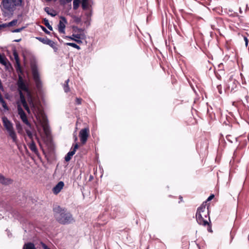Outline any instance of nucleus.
<instances>
[{
  "instance_id": "obj_1",
  "label": "nucleus",
  "mask_w": 249,
  "mask_h": 249,
  "mask_svg": "<svg viewBox=\"0 0 249 249\" xmlns=\"http://www.w3.org/2000/svg\"><path fill=\"white\" fill-rule=\"evenodd\" d=\"M32 80L35 85L34 90L36 91L38 99V101L36 102L32 96V113H34L36 118V120H33V122L39 134L41 135L42 129L45 135L48 137L51 135V129L47 116L44 113L43 107L39 101V98H42L44 94L43 83L39 72L37 61L33 56Z\"/></svg>"
},
{
  "instance_id": "obj_2",
  "label": "nucleus",
  "mask_w": 249,
  "mask_h": 249,
  "mask_svg": "<svg viewBox=\"0 0 249 249\" xmlns=\"http://www.w3.org/2000/svg\"><path fill=\"white\" fill-rule=\"evenodd\" d=\"M13 54L16 62V69L18 72V80L17 84L18 86V90L19 91L20 104L18 105V113L20 116L21 119L22 120L23 123H24L27 125L30 126V124L29 122L28 121L27 117L20 106L21 105H22L24 107V108L27 110V111L29 113H30L29 107L27 106V103L25 101V99L22 92V91H24L28 93V89L26 83L24 82V80L22 78L21 75L19 74V73L21 72V70L20 67V63L19 58L18 57V54L15 51L14 52Z\"/></svg>"
},
{
  "instance_id": "obj_3",
  "label": "nucleus",
  "mask_w": 249,
  "mask_h": 249,
  "mask_svg": "<svg viewBox=\"0 0 249 249\" xmlns=\"http://www.w3.org/2000/svg\"><path fill=\"white\" fill-rule=\"evenodd\" d=\"M206 202H204L197 209L196 213V220L197 223L200 225L206 226L208 225L209 229L208 231L211 232V225L210 224V218L209 216V212L208 207L206 208Z\"/></svg>"
},
{
  "instance_id": "obj_4",
  "label": "nucleus",
  "mask_w": 249,
  "mask_h": 249,
  "mask_svg": "<svg viewBox=\"0 0 249 249\" xmlns=\"http://www.w3.org/2000/svg\"><path fill=\"white\" fill-rule=\"evenodd\" d=\"M54 217L61 224L67 225L74 221L72 215L65 208L57 206L53 208Z\"/></svg>"
},
{
  "instance_id": "obj_5",
  "label": "nucleus",
  "mask_w": 249,
  "mask_h": 249,
  "mask_svg": "<svg viewBox=\"0 0 249 249\" xmlns=\"http://www.w3.org/2000/svg\"><path fill=\"white\" fill-rule=\"evenodd\" d=\"M22 0H2L1 3L2 14L5 18H9L14 13L17 6L21 5Z\"/></svg>"
},
{
  "instance_id": "obj_6",
  "label": "nucleus",
  "mask_w": 249,
  "mask_h": 249,
  "mask_svg": "<svg viewBox=\"0 0 249 249\" xmlns=\"http://www.w3.org/2000/svg\"><path fill=\"white\" fill-rule=\"evenodd\" d=\"M3 125L6 129L8 135L12 139L13 142L17 143V136L13 127L12 123L6 117H3L2 118Z\"/></svg>"
},
{
  "instance_id": "obj_7",
  "label": "nucleus",
  "mask_w": 249,
  "mask_h": 249,
  "mask_svg": "<svg viewBox=\"0 0 249 249\" xmlns=\"http://www.w3.org/2000/svg\"><path fill=\"white\" fill-rule=\"evenodd\" d=\"M239 85L238 82L233 78L232 76H231L227 81L225 87L226 90L228 92H233Z\"/></svg>"
},
{
  "instance_id": "obj_8",
  "label": "nucleus",
  "mask_w": 249,
  "mask_h": 249,
  "mask_svg": "<svg viewBox=\"0 0 249 249\" xmlns=\"http://www.w3.org/2000/svg\"><path fill=\"white\" fill-rule=\"evenodd\" d=\"M89 135V127L84 128L80 131L79 136L82 144H85L86 143Z\"/></svg>"
},
{
  "instance_id": "obj_9",
  "label": "nucleus",
  "mask_w": 249,
  "mask_h": 249,
  "mask_svg": "<svg viewBox=\"0 0 249 249\" xmlns=\"http://www.w3.org/2000/svg\"><path fill=\"white\" fill-rule=\"evenodd\" d=\"M78 148V144L77 143H76L74 146L73 148L72 149H71V150L65 156V160L66 161H69L70 160L72 156L75 153V152Z\"/></svg>"
},
{
  "instance_id": "obj_10",
  "label": "nucleus",
  "mask_w": 249,
  "mask_h": 249,
  "mask_svg": "<svg viewBox=\"0 0 249 249\" xmlns=\"http://www.w3.org/2000/svg\"><path fill=\"white\" fill-rule=\"evenodd\" d=\"M64 186V183L62 181H59L52 189L54 195H57Z\"/></svg>"
},
{
  "instance_id": "obj_11",
  "label": "nucleus",
  "mask_w": 249,
  "mask_h": 249,
  "mask_svg": "<svg viewBox=\"0 0 249 249\" xmlns=\"http://www.w3.org/2000/svg\"><path fill=\"white\" fill-rule=\"evenodd\" d=\"M66 37L74 40L78 44L82 43V41L81 39H83V37H81V35L80 34H72L71 36H66Z\"/></svg>"
},
{
  "instance_id": "obj_12",
  "label": "nucleus",
  "mask_w": 249,
  "mask_h": 249,
  "mask_svg": "<svg viewBox=\"0 0 249 249\" xmlns=\"http://www.w3.org/2000/svg\"><path fill=\"white\" fill-rule=\"evenodd\" d=\"M62 19L64 21L63 22L61 20L59 21V24L58 25V31L60 33L64 34L65 33V23L67 22L66 19L64 17H62Z\"/></svg>"
},
{
  "instance_id": "obj_13",
  "label": "nucleus",
  "mask_w": 249,
  "mask_h": 249,
  "mask_svg": "<svg viewBox=\"0 0 249 249\" xmlns=\"http://www.w3.org/2000/svg\"><path fill=\"white\" fill-rule=\"evenodd\" d=\"M0 63L4 65L7 69L10 67V64L4 55L0 53Z\"/></svg>"
},
{
  "instance_id": "obj_14",
  "label": "nucleus",
  "mask_w": 249,
  "mask_h": 249,
  "mask_svg": "<svg viewBox=\"0 0 249 249\" xmlns=\"http://www.w3.org/2000/svg\"><path fill=\"white\" fill-rule=\"evenodd\" d=\"M0 182L3 185H9L12 183V180L8 178H5L0 174Z\"/></svg>"
},
{
  "instance_id": "obj_15",
  "label": "nucleus",
  "mask_w": 249,
  "mask_h": 249,
  "mask_svg": "<svg viewBox=\"0 0 249 249\" xmlns=\"http://www.w3.org/2000/svg\"><path fill=\"white\" fill-rule=\"evenodd\" d=\"M44 11L49 15L52 17H54L56 16V13L55 11L53 9H51L49 7H46L44 8Z\"/></svg>"
},
{
  "instance_id": "obj_16",
  "label": "nucleus",
  "mask_w": 249,
  "mask_h": 249,
  "mask_svg": "<svg viewBox=\"0 0 249 249\" xmlns=\"http://www.w3.org/2000/svg\"><path fill=\"white\" fill-rule=\"evenodd\" d=\"M47 45H48L51 47H52L53 49L54 52L56 53L57 52L58 48L56 46V43L53 41L51 40V39H49Z\"/></svg>"
},
{
  "instance_id": "obj_17",
  "label": "nucleus",
  "mask_w": 249,
  "mask_h": 249,
  "mask_svg": "<svg viewBox=\"0 0 249 249\" xmlns=\"http://www.w3.org/2000/svg\"><path fill=\"white\" fill-rule=\"evenodd\" d=\"M38 40L42 42L44 44H46L48 43V42L50 39H49L47 36L44 37H36Z\"/></svg>"
},
{
  "instance_id": "obj_18",
  "label": "nucleus",
  "mask_w": 249,
  "mask_h": 249,
  "mask_svg": "<svg viewBox=\"0 0 249 249\" xmlns=\"http://www.w3.org/2000/svg\"><path fill=\"white\" fill-rule=\"evenodd\" d=\"M69 82V79H68L65 81V84L63 85V89L65 92L68 93L70 91V88L68 85V83Z\"/></svg>"
},
{
  "instance_id": "obj_19",
  "label": "nucleus",
  "mask_w": 249,
  "mask_h": 249,
  "mask_svg": "<svg viewBox=\"0 0 249 249\" xmlns=\"http://www.w3.org/2000/svg\"><path fill=\"white\" fill-rule=\"evenodd\" d=\"M32 152H34L37 156H39V153L36 148L35 142L32 141Z\"/></svg>"
},
{
  "instance_id": "obj_20",
  "label": "nucleus",
  "mask_w": 249,
  "mask_h": 249,
  "mask_svg": "<svg viewBox=\"0 0 249 249\" xmlns=\"http://www.w3.org/2000/svg\"><path fill=\"white\" fill-rule=\"evenodd\" d=\"M66 45L67 46L72 47L78 50H80V47L74 43L67 42L66 43Z\"/></svg>"
},
{
  "instance_id": "obj_21",
  "label": "nucleus",
  "mask_w": 249,
  "mask_h": 249,
  "mask_svg": "<svg viewBox=\"0 0 249 249\" xmlns=\"http://www.w3.org/2000/svg\"><path fill=\"white\" fill-rule=\"evenodd\" d=\"M80 2V0H73V8L74 10H76L78 9L79 4Z\"/></svg>"
},
{
  "instance_id": "obj_22",
  "label": "nucleus",
  "mask_w": 249,
  "mask_h": 249,
  "mask_svg": "<svg viewBox=\"0 0 249 249\" xmlns=\"http://www.w3.org/2000/svg\"><path fill=\"white\" fill-rule=\"evenodd\" d=\"M44 23L45 25L51 31L53 30V27L50 24L49 22V20L46 18H45L43 19Z\"/></svg>"
},
{
  "instance_id": "obj_23",
  "label": "nucleus",
  "mask_w": 249,
  "mask_h": 249,
  "mask_svg": "<svg viewBox=\"0 0 249 249\" xmlns=\"http://www.w3.org/2000/svg\"><path fill=\"white\" fill-rule=\"evenodd\" d=\"M226 139L228 141L230 142L231 143H232L233 141L235 140L237 141V138L234 137L231 135H227L226 136Z\"/></svg>"
},
{
  "instance_id": "obj_24",
  "label": "nucleus",
  "mask_w": 249,
  "mask_h": 249,
  "mask_svg": "<svg viewBox=\"0 0 249 249\" xmlns=\"http://www.w3.org/2000/svg\"><path fill=\"white\" fill-rule=\"evenodd\" d=\"M88 0H82V7L83 10H87L88 8Z\"/></svg>"
},
{
  "instance_id": "obj_25",
  "label": "nucleus",
  "mask_w": 249,
  "mask_h": 249,
  "mask_svg": "<svg viewBox=\"0 0 249 249\" xmlns=\"http://www.w3.org/2000/svg\"><path fill=\"white\" fill-rule=\"evenodd\" d=\"M19 22L17 19H14L12 20V21L8 23L10 27H12L13 26H17L19 24Z\"/></svg>"
},
{
  "instance_id": "obj_26",
  "label": "nucleus",
  "mask_w": 249,
  "mask_h": 249,
  "mask_svg": "<svg viewBox=\"0 0 249 249\" xmlns=\"http://www.w3.org/2000/svg\"><path fill=\"white\" fill-rule=\"evenodd\" d=\"M82 98L76 97L75 99V104L77 105H81L82 104Z\"/></svg>"
},
{
  "instance_id": "obj_27",
  "label": "nucleus",
  "mask_w": 249,
  "mask_h": 249,
  "mask_svg": "<svg viewBox=\"0 0 249 249\" xmlns=\"http://www.w3.org/2000/svg\"><path fill=\"white\" fill-rule=\"evenodd\" d=\"M0 104H1L2 107L5 109H8V107L6 105V103L5 102V101H4L3 99L2 100V101H0Z\"/></svg>"
},
{
  "instance_id": "obj_28",
  "label": "nucleus",
  "mask_w": 249,
  "mask_h": 249,
  "mask_svg": "<svg viewBox=\"0 0 249 249\" xmlns=\"http://www.w3.org/2000/svg\"><path fill=\"white\" fill-rule=\"evenodd\" d=\"M23 249H31V243H28L25 244Z\"/></svg>"
},
{
  "instance_id": "obj_29",
  "label": "nucleus",
  "mask_w": 249,
  "mask_h": 249,
  "mask_svg": "<svg viewBox=\"0 0 249 249\" xmlns=\"http://www.w3.org/2000/svg\"><path fill=\"white\" fill-rule=\"evenodd\" d=\"M40 245H41L42 248L43 249H50L45 243L43 242H40Z\"/></svg>"
},
{
  "instance_id": "obj_30",
  "label": "nucleus",
  "mask_w": 249,
  "mask_h": 249,
  "mask_svg": "<svg viewBox=\"0 0 249 249\" xmlns=\"http://www.w3.org/2000/svg\"><path fill=\"white\" fill-rule=\"evenodd\" d=\"M1 29L6 28V27H10L8 23H4L0 25Z\"/></svg>"
},
{
  "instance_id": "obj_31",
  "label": "nucleus",
  "mask_w": 249,
  "mask_h": 249,
  "mask_svg": "<svg viewBox=\"0 0 249 249\" xmlns=\"http://www.w3.org/2000/svg\"><path fill=\"white\" fill-rule=\"evenodd\" d=\"M41 27L42 29V30L47 34H48V35H50V32L48 31L47 29L45 28L44 27H43V26H41Z\"/></svg>"
},
{
  "instance_id": "obj_32",
  "label": "nucleus",
  "mask_w": 249,
  "mask_h": 249,
  "mask_svg": "<svg viewBox=\"0 0 249 249\" xmlns=\"http://www.w3.org/2000/svg\"><path fill=\"white\" fill-rule=\"evenodd\" d=\"M243 38H244V40L245 41V45L246 47H247L248 45V42H249L248 39L247 37L246 36H244Z\"/></svg>"
},
{
  "instance_id": "obj_33",
  "label": "nucleus",
  "mask_w": 249,
  "mask_h": 249,
  "mask_svg": "<svg viewBox=\"0 0 249 249\" xmlns=\"http://www.w3.org/2000/svg\"><path fill=\"white\" fill-rule=\"evenodd\" d=\"M23 29V27L20 28H18V29H16V30H11V32H13V33H15V32H20L21 31H22Z\"/></svg>"
},
{
  "instance_id": "obj_34",
  "label": "nucleus",
  "mask_w": 249,
  "mask_h": 249,
  "mask_svg": "<svg viewBox=\"0 0 249 249\" xmlns=\"http://www.w3.org/2000/svg\"><path fill=\"white\" fill-rule=\"evenodd\" d=\"M214 197V196L213 194L211 195L207 198V200L205 202H207L208 201H210L212 200L213 197Z\"/></svg>"
},
{
  "instance_id": "obj_35",
  "label": "nucleus",
  "mask_w": 249,
  "mask_h": 249,
  "mask_svg": "<svg viewBox=\"0 0 249 249\" xmlns=\"http://www.w3.org/2000/svg\"><path fill=\"white\" fill-rule=\"evenodd\" d=\"M72 0H60V1L63 3V4H66L71 2Z\"/></svg>"
},
{
  "instance_id": "obj_36",
  "label": "nucleus",
  "mask_w": 249,
  "mask_h": 249,
  "mask_svg": "<svg viewBox=\"0 0 249 249\" xmlns=\"http://www.w3.org/2000/svg\"><path fill=\"white\" fill-rule=\"evenodd\" d=\"M26 131L27 135L28 136L29 138L31 139V132L30 130H28V129H26Z\"/></svg>"
},
{
  "instance_id": "obj_37",
  "label": "nucleus",
  "mask_w": 249,
  "mask_h": 249,
  "mask_svg": "<svg viewBox=\"0 0 249 249\" xmlns=\"http://www.w3.org/2000/svg\"><path fill=\"white\" fill-rule=\"evenodd\" d=\"M90 18L89 20L88 19L87 21H85V23L87 25V26H89L90 25Z\"/></svg>"
},
{
  "instance_id": "obj_38",
  "label": "nucleus",
  "mask_w": 249,
  "mask_h": 249,
  "mask_svg": "<svg viewBox=\"0 0 249 249\" xmlns=\"http://www.w3.org/2000/svg\"><path fill=\"white\" fill-rule=\"evenodd\" d=\"M86 15L87 16L88 18H89V19H90V17L92 16V12H91V11L89 13H86Z\"/></svg>"
},
{
  "instance_id": "obj_39",
  "label": "nucleus",
  "mask_w": 249,
  "mask_h": 249,
  "mask_svg": "<svg viewBox=\"0 0 249 249\" xmlns=\"http://www.w3.org/2000/svg\"><path fill=\"white\" fill-rule=\"evenodd\" d=\"M217 89H218L219 93L220 94H221L222 93V90H221V85L217 86Z\"/></svg>"
},
{
  "instance_id": "obj_40",
  "label": "nucleus",
  "mask_w": 249,
  "mask_h": 249,
  "mask_svg": "<svg viewBox=\"0 0 249 249\" xmlns=\"http://www.w3.org/2000/svg\"><path fill=\"white\" fill-rule=\"evenodd\" d=\"M75 21L77 23L81 21V18L78 17H75Z\"/></svg>"
},
{
  "instance_id": "obj_41",
  "label": "nucleus",
  "mask_w": 249,
  "mask_h": 249,
  "mask_svg": "<svg viewBox=\"0 0 249 249\" xmlns=\"http://www.w3.org/2000/svg\"><path fill=\"white\" fill-rule=\"evenodd\" d=\"M32 136L34 135H35L36 134V131L35 130H34V128H32Z\"/></svg>"
},
{
  "instance_id": "obj_42",
  "label": "nucleus",
  "mask_w": 249,
  "mask_h": 249,
  "mask_svg": "<svg viewBox=\"0 0 249 249\" xmlns=\"http://www.w3.org/2000/svg\"><path fill=\"white\" fill-rule=\"evenodd\" d=\"M245 98H246V99L247 101L248 102V100L249 99V96H248V95H246V96H245Z\"/></svg>"
},
{
  "instance_id": "obj_43",
  "label": "nucleus",
  "mask_w": 249,
  "mask_h": 249,
  "mask_svg": "<svg viewBox=\"0 0 249 249\" xmlns=\"http://www.w3.org/2000/svg\"><path fill=\"white\" fill-rule=\"evenodd\" d=\"M20 40H21V38L16 39V40H14V41H15V42H19Z\"/></svg>"
},
{
  "instance_id": "obj_44",
  "label": "nucleus",
  "mask_w": 249,
  "mask_h": 249,
  "mask_svg": "<svg viewBox=\"0 0 249 249\" xmlns=\"http://www.w3.org/2000/svg\"><path fill=\"white\" fill-rule=\"evenodd\" d=\"M32 249H36L35 245L32 243Z\"/></svg>"
},
{
  "instance_id": "obj_45",
  "label": "nucleus",
  "mask_w": 249,
  "mask_h": 249,
  "mask_svg": "<svg viewBox=\"0 0 249 249\" xmlns=\"http://www.w3.org/2000/svg\"><path fill=\"white\" fill-rule=\"evenodd\" d=\"M77 30L79 31H83V30L82 29H81V28H77Z\"/></svg>"
},
{
  "instance_id": "obj_46",
  "label": "nucleus",
  "mask_w": 249,
  "mask_h": 249,
  "mask_svg": "<svg viewBox=\"0 0 249 249\" xmlns=\"http://www.w3.org/2000/svg\"><path fill=\"white\" fill-rule=\"evenodd\" d=\"M196 246H197V248H198V249H201L200 246L198 244H196Z\"/></svg>"
},
{
  "instance_id": "obj_47",
  "label": "nucleus",
  "mask_w": 249,
  "mask_h": 249,
  "mask_svg": "<svg viewBox=\"0 0 249 249\" xmlns=\"http://www.w3.org/2000/svg\"><path fill=\"white\" fill-rule=\"evenodd\" d=\"M239 12H240V14H242V10H241V8H239Z\"/></svg>"
},
{
  "instance_id": "obj_48",
  "label": "nucleus",
  "mask_w": 249,
  "mask_h": 249,
  "mask_svg": "<svg viewBox=\"0 0 249 249\" xmlns=\"http://www.w3.org/2000/svg\"><path fill=\"white\" fill-rule=\"evenodd\" d=\"M28 146L29 147V148H31V143H29L28 144Z\"/></svg>"
},
{
  "instance_id": "obj_49",
  "label": "nucleus",
  "mask_w": 249,
  "mask_h": 249,
  "mask_svg": "<svg viewBox=\"0 0 249 249\" xmlns=\"http://www.w3.org/2000/svg\"><path fill=\"white\" fill-rule=\"evenodd\" d=\"M76 140H77V137H76V136H75V141H76Z\"/></svg>"
},
{
  "instance_id": "obj_50",
  "label": "nucleus",
  "mask_w": 249,
  "mask_h": 249,
  "mask_svg": "<svg viewBox=\"0 0 249 249\" xmlns=\"http://www.w3.org/2000/svg\"><path fill=\"white\" fill-rule=\"evenodd\" d=\"M46 0V1H51L52 0Z\"/></svg>"
}]
</instances>
